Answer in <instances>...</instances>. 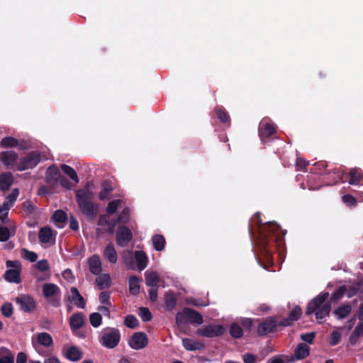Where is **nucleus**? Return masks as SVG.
Masks as SVG:
<instances>
[{"instance_id": "nucleus-1", "label": "nucleus", "mask_w": 363, "mask_h": 363, "mask_svg": "<svg viewBox=\"0 0 363 363\" xmlns=\"http://www.w3.org/2000/svg\"><path fill=\"white\" fill-rule=\"evenodd\" d=\"M94 185L89 183L84 189L76 192L77 203L82 212L89 218H94L97 213V207L91 202L94 196Z\"/></svg>"}, {"instance_id": "nucleus-2", "label": "nucleus", "mask_w": 363, "mask_h": 363, "mask_svg": "<svg viewBox=\"0 0 363 363\" xmlns=\"http://www.w3.org/2000/svg\"><path fill=\"white\" fill-rule=\"evenodd\" d=\"M328 296V293H323L313 298L308 303L306 313L310 315L315 313L318 320H321L327 316L330 311V304L326 301Z\"/></svg>"}, {"instance_id": "nucleus-3", "label": "nucleus", "mask_w": 363, "mask_h": 363, "mask_svg": "<svg viewBox=\"0 0 363 363\" xmlns=\"http://www.w3.org/2000/svg\"><path fill=\"white\" fill-rule=\"evenodd\" d=\"M31 274L37 281H43L50 279V264L47 259H40L32 266Z\"/></svg>"}, {"instance_id": "nucleus-4", "label": "nucleus", "mask_w": 363, "mask_h": 363, "mask_svg": "<svg viewBox=\"0 0 363 363\" xmlns=\"http://www.w3.org/2000/svg\"><path fill=\"white\" fill-rule=\"evenodd\" d=\"M186 320L191 323L201 324L203 317L199 313L193 309L185 308L182 313H177L176 321L177 324L181 327Z\"/></svg>"}, {"instance_id": "nucleus-5", "label": "nucleus", "mask_w": 363, "mask_h": 363, "mask_svg": "<svg viewBox=\"0 0 363 363\" xmlns=\"http://www.w3.org/2000/svg\"><path fill=\"white\" fill-rule=\"evenodd\" d=\"M8 270L4 274L5 279L11 283L18 284L21 282L20 273L21 271V264L18 260H8L6 262Z\"/></svg>"}, {"instance_id": "nucleus-6", "label": "nucleus", "mask_w": 363, "mask_h": 363, "mask_svg": "<svg viewBox=\"0 0 363 363\" xmlns=\"http://www.w3.org/2000/svg\"><path fill=\"white\" fill-rule=\"evenodd\" d=\"M120 338L121 334L118 330L106 328L102 332L101 343L108 348H113L118 344Z\"/></svg>"}, {"instance_id": "nucleus-7", "label": "nucleus", "mask_w": 363, "mask_h": 363, "mask_svg": "<svg viewBox=\"0 0 363 363\" xmlns=\"http://www.w3.org/2000/svg\"><path fill=\"white\" fill-rule=\"evenodd\" d=\"M43 294L52 305L55 306L60 305L61 291L56 284L52 283L45 284L43 286Z\"/></svg>"}, {"instance_id": "nucleus-8", "label": "nucleus", "mask_w": 363, "mask_h": 363, "mask_svg": "<svg viewBox=\"0 0 363 363\" xmlns=\"http://www.w3.org/2000/svg\"><path fill=\"white\" fill-rule=\"evenodd\" d=\"M225 331V328L218 324H211L199 328L196 333L199 335L206 337H215L223 335Z\"/></svg>"}, {"instance_id": "nucleus-9", "label": "nucleus", "mask_w": 363, "mask_h": 363, "mask_svg": "<svg viewBox=\"0 0 363 363\" xmlns=\"http://www.w3.org/2000/svg\"><path fill=\"white\" fill-rule=\"evenodd\" d=\"M40 161V154L32 152L21 159L17 164V169L23 171L35 167Z\"/></svg>"}, {"instance_id": "nucleus-10", "label": "nucleus", "mask_w": 363, "mask_h": 363, "mask_svg": "<svg viewBox=\"0 0 363 363\" xmlns=\"http://www.w3.org/2000/svg\"><path fill=\"white\" fill-rule=\"evenodd\" d=\"M110 216L108 214L100 216L98 221L99 228L96 229V234L98 235L104 232H108L110 234L113 233L117 222L116 220H111Z\"/></svg>"}, {"instance_id": "nucleus-11", "label": "nucleus", "mask_w": 363, "mask_h": 363, "mask_svg": "<svg viewBox=\"0 0 363 363\" xmlns=\"http://www.w3.org/2000/svg\"><path fill=\"white\" fill-rule=\"evenodd\" d=\"M148 343L147 335L143 333H135L129 341V345L134 350L144 348Z\"/></svg>"}, {"instance_id": "nucleus-12", "label": "nucleus", "mask_w": 363, "mask_h": 363, "mask_svg": "<svg viewBox=\"0 0 363 363\" xmlns=\"http://www.w3.org/2000/svg\"><path fill=\"white\" fill-rule=\"evenodd\" d=\"M16 302L24 312H31L36 306L34 299L30 296H21L16 298Z\"/></svg>"}, {"instance_id": "nucleus-13", "label": "nucleus", "mask_w": 363, "mask_h": 363, "mask_svg": "<svg viewBox=\"0 0 363 363\" xmlns=\"http://www.w3.org/2000/svg\"><path fill=\"white\" fill-rule=\"evenodd\" d=\"M62 354L72 362H77L82 357V351L75 346L65 345L62 349Z\"/></svg>"}, {"instance_id": "nucleus-14", "label": "nucleus", "mask_w": 363, "mask_h": 363, "mask_svg": "<svg viewBox=\"0 0 363 363\" xmlns=\"http://www.w3.org/2000/svg\"><path fill=\"white\" fill-rule=\"evenodd\" d=\"M132 239V233L128 228L125 226L120 227L116 233V240L118 245L124 247Z\"/></svg>"}, {"instance_id": "nucleus-15", "label": "nucleus", "mask_w": 363, "mask_h": 363, "mask_svg": "<svg viewBox=\"0 0 363 363\" xmlns=\"http://www.w3.org/2000/svg\"><path fill=\"white\" fill-rule=\"evenodd\" d=\"M0 160L7 168L17 165L18 155L13 151H4L0 154Z\"/></svg>"}, {"instance_id": "nucleus-16", "label": "nucleus", "mask_w": 363, "mask_h": 363, "mask_svg": "<svg viewBox=\"0 0 363 363\" xmlns=\"http://www.w3.org/2000/svg\"><path fill=\"white\" fill-rule=\"evenodd\" d=\"M36 341L38 344L45 347H49L52 345L53 340L51 335L45 332L38 333L33 337V344Z\"/></svg>"}, {"instance_id": "nucleus-17", "label": "nucleus", "mask_w": 363, "mask_h": 363, "mask_svg": "<svg viewBox=\"0 0 363 363\" xmlns=\"http://www.w3.org/2000/svg\"><path fill=\"white\" fill-rule=\"evenodd\" d=\"M276 325V320L272 318H269L259 325L257 332L261 335H266L267 333L273 331Z\"/></svg>"}, {"instance_id": "nucleus-18", "label": "nucleus", "mask_w": 363, "mask_h": 363, "mask_svg": "<svg viewBox=\"0 0 363 363\" xmlns=\"http://www.w3.org/2000/svg\"><path fill=\"white\" fill-rule=\"evenodd\" d=\"M40 242L44 244H51L54 242L55 236L52 230L48 227L42 228L38 235Z\"/></svg>"}, {"instance_id": "nucleus-19", "label": "nucleus", "mask_w": 363, "mask_h": 363, "mask_svg": "<svg viewBox=\"0 0 363 363\" xmlns=\"http://www.w3.org/2000/svg\"><path fill=\"white\" fill-rule=\"evenodd\" d=\"M69 300L80 308H83L85 306V301L84 298L80 295L77 289L75 287L71 288Z\"/></svg>"}, {"instance_id": "nucleus-20", "label": "nucleus", "mask_w": 363, "mask_h": 363, "mask_svg": "<svg viewBox=\"0 0 363 363\" xmlns=\"http://www.w3.org/2000/svg\"><path fill=\"white\" fill-rule=\"evenodd\" d=\"M275 131V128L272 124L266 121H262L259 125V135L262 139L264 137L272 135Z\"/></svg>"}, {"instance_id": "nucleus-21", "label": "nucleus", "mask_w": 363, "mask_h": 363, "mask_svg": "<svg viewBox=\"0 0 363 363\" xmlns=\"http://www.w3.org/2000/svg\"><path fill=\"white\" fill-rule=\"evenodd\" d=\"M90 272L94 274H99L101 272V262L98 255H93L89 259Z\"/></svg>"}, {"instance_id": "nucleus-22", "label": "nucleus", "mask_w": 363, "mask_h": 363, "mask_svg": "<svg viewBox=\"0 0 363 363\" xmlns=\"http://www.w3.org/2000/svg\"><path fill=\"white\" fill-rule=\"evenodd\" d=\"M84 323V316L81 313H74L69 319V324L72 330L82 328Z\"/></svg>"}, {"instance_id": "nucleus-23", "label": "nucleus", "mask_w": 363, "mask_h": 363, "mask_svg": "<svg viewBox=\"0 0 363 363\" xmlns=\"http://www.w3.org/2000/svg\"><path fill=\"white\" fill-rule=\"evenodd\" d=\"M104 256L111 264L117 262V253L113 244L110 243L106 246L104 250Z\"/></svg>"}, {"instance_id": "nucleus-24", "label": "nucleus", "mask_w": 363, "mask_h": 363, "mask_svg": "<svg viewBox=\"0 0 363 363\" xmlns=\"http://www.w3.org/2000/svg\"><path fill=\"white\" fill-rule=\"evenodd\" d=\"M13 178L11 173L6 172L0 175V189L5 191L13 184Z\"/></svg>"}, {"instance_id": "nucleus-25", "label": "nucleus", "mask_w": 363, "mask_h": 363, "mask_svg": "<svg viewBox=\"0 0 363 363\" xmlns=\"http://www.w3.org/2000/svg\"><path fill=\"white\" fill-rule=\"evenodd\" d=\"M135 258L138 269L140 271L143 270L147 267L148 262L146 254L142 251H136L135 252Z\"/></svg>"}, {"instance_id": "nucleus-26", "label": "nucleus", "mask_w": 363, "mask_h": 363, "mask_svg": "<svg viewBox=\"0 0 363 363\" xmlns=\"http://www.w3.org/2000/svg\"><path fill=\"white\" fill-rule=\"evenodd\" d=\"M182 345L186 350L189 351H194L201 350L203 347L202 343L194 341L190 338H184L182 340Z\"/></svg>"}, {"instance_id": "nucleus-27", "label": "nucleus", "mask_w": 363, "mask_h": 363, "mask_svg": "<svg viewBox=\"0 0 363 363\" xmlns=\"http://www.w3.org/2000/svg\"><path fill=\"white\" fill-rule=\"evenodd\" d=\"M160 277L156 272H145V283L147 286L154 287L157 286V284L160 282Z\"/></svg>"}, {"instance_id": "nucleus-28", "label": "nucleus", "mask_w": 363, "mask_h": 363, "mask_svg": "<svg viewBox=\"0 0 363 363\" xmlns=\"http://www.w3.org/2000/svg\"><path fill=\"white\" fill-rule=\"evenodd\" d=\"M0 363H14V354L6 348H1Z\"/></svg>"}, {"instance_id": "nucleus-29", "label": "nucleus", "mask_w": 363, "mask_h": 363, "mask_svg": "<svg viewBox=\"0 0 363 363\" xmlns=\"http://www.w3.org/2000/svg\"><path fill=\"white\" fill-rule=\"evenodd\" d=\"M129 291L133 295H137L140 291L139 279L136 276H130L128 279Z\"/></svg>"}, {"instance_id": "nucleus-30", "label": "nucleus", "mask_w": 363, "mask_h": 363, "mask_svg": "<svg viewBox=\"0 0 363 363\" xmlns=\"http://www.w3.org/2000/svg\"><path fill=\"white\" fill-rule=\"evenodd\" d=\"M60 174L59 169L53 165L50 167L46 172V178L49 182H56L60 178Z\"/></svg>"}, {"instance_id": "nucleus-31", "label": "nucleus", "mask_w": 363, "mask_h": 363, "mask_svg": "<svg viewBox=\"0 0 363 363\" xmlns=\"http://www.w3.org/2000/svg\"><path fill=\"white\" fill-rule=\"evenodd\" d=\"M66 219V213L62 211H56L53 214V220L58 228H62L64 226Z\"/></svg>"}, {"instance_id": "nucleus-32", "label": "nucleus", "mask_w": 363, "mask_h": 363, "mask_svg": "<svg viewBox=\"0 0 363 363\" xmlns=\"http://www.w3.org/2000/svg\"><path fill=\"white\" fill-rule=\"evenodd\" d=\"M308 354L309 347L305 344H299L295 350V356L298 359L306 357Z\"/></svg>"}, {"instance_id": "nucleus-33", "label": "nucleus", "mask_w": 363, "mask_h": 363, "mask_svg": "<svg viewBox=\"0 0 363 363\" xmlns=\"http://www.w3.org/2000/svg\"><path fill=\"white\" fill-rule=\"evenodd\" d=\"M152 244L157 251H162L164 248L165 239L160 235H155L152 237Z\"/></svg>"}, {"instance_id": "nucleus-34", "label": "nucleus", "mask_w": 363, "mask_h": 363, "mask_svg": "<svg viewBox=\"0 0 363 363\" xmlns=\"http://www.w3.org/2000/svg\"><path fill=\"white\" fill-rule=\"evenodd\" d=\"M301 314V309L299 306H296L289 313V320L282 323L284 326L290 325V321H294L299 318Z\"/></svg>"}, {"instance_id": "nucleus-35", "label": "nucleus", "mask_w": 363, "mask_h": 363, "mask_svg": "<svg viewBox=\"0 0 363 363\" xmlns=\"http://www.w3.org/2000/svg\"><path fill=\"white\" fill-rule=\"evenodd\" d=\"M96 281L101 289L107 288L111 284V277L108 274H104L99 276Z\"/></svg>"}, {"instance_id": "nucleus-36", "label": "nucleus", "mask_w": 363, "mask_h": 363, "mask_svg": "<svg viewBox=\"0 0 363 363\" xmlns=\"http://www.w3.org/2000/svg\"><path fill=\"white\" fill-rule=\"evenodd\" d=\"M351 312V307L350 305H345L337 308L334 313L339 319L345 318Z\"/></svg>"}, {"instance_id": "nucleus-37", "label": "nucleus", "mask_w": 363, "mask_h": 363, "mask_svg": "<svg viewBox=\"0 0 363 363\" xmlns=\"http://www.w3.org/2000/svg\"><path fill=\"white\" fill-rule=\"evenodd\" d=\"M61 168L64 173L66 174L72 180H73L75 183L79 182V178L77 177V172L73 168L66 164H62Z\"/></svg>"}, {"instance_id": "nucleus-38", "label": "nucleus", "mask_w": 363, "mask_h": 363, "mask_svg": "<svg viewBox=\"0 0 363 363\" xmlns=\"http://www.w3.org/2000/svg\"><path fill=\"white\" fill-rule=\"evenodd\" d=\"M20 255L22 258L31 262H35L38 259V255L35 252L29 251L26 248L21 250Z\"/></svg>"}, {"instance_id": "nucleus-39", "label": "nucleus", "mask_w": 363, "mask_h": 363, "mask_svg": "<svg viewBox=\"0 0 363 363\" xmlns=\"http://www.w3.org/2000/svg\"><path fill=\"white\" fill-rule=\"evenodd\" d=\"M123 201L120 199H116L111 201L108 204L107 207V214L112 215L113 214L118 208L122 206Z\"/></svg>"}, {"instance_id": "nucleus-40", "label": "nucleus", "mask_w": 363, "mask_h": 363, "mask_svg": "<svg viewBox=\"0 0 363 363\" xmlns=\"http://www.w3.org/2000/svg\"><path fill=\"white\" fill-rule=\"evenodd\" d=\"M350 176L349 183L352 185H357L362 179V174L357 169H352L350 172Z\"/></svg>"}, {"instance_id": "nucleus-41", "label": "nucleus", "mask_w": 363, "mask_h": 363, "mask_svg": "<svg viewBox=\"0 0 363 363\" xmlns=\"http://www.w3.org/2000/svg\"><path fill=\"white\" fill-rule=\"evenodd\" d=\"M18 145L17 139L13 137H6L1 140V145L3 147H16Z\"/></svg>"}, {"instance_id": "nucleus-42", "label": "nucleus", "mask_w": 363, "mask_h": 363, "mask_svg": "<svg viewBox=\"0 0 363 363\" xmlns=\"http://www.w3.org/2000/svg\"><path fill=\"white\" fill-rule=\"evenodd\" d=\"M89 321L93 327L98 328L101 324L102 317L99 313H92L89 315Z\"/></svg>"}, {"instance_id": "nucleus-43", "label": "nucleus", "mask_w": 363, "mask_h": 363, "mask_svg": "<svg viewBox=\"0 0 363 363\" xmlns=\"http://www.w3.org/2000/svg\"><path fill=\"white\" fill-rule=\"evenodd\" d=\"M230 334L235 338H238L242 336V329L237 324L233 323L230 328Z\"/></svg>"}, {"instance_id": "nucleus-44", "label": "nucleus", "mask_w": 363, "mask_h": 363, "mask_svg": "<svg viewBox=\"0 0 363 363\" xmlns=\"http://www.w3.org/2000/svg\"><path fill=\"white\" fill-rule=\"evenodd\" d=\"M124 324L130 328H135L138 325V319L132 315H128L125 317Z\"/></svg>"}, {"instance_id": "nucleus-45", "label": "nucleus", "mask_w": 363, "mask_h": 363, "mask_svg": "<svg viewBox=\"0 0 363 363\" xmlns=\"http://www.w3.org/2000/svg\"><path fill=\"white\" fill-rule=\"evenodd\" d=\"M139 315L143 319V321L147 322L151 320L152 315L150 311L147 308L141 307L139 309Z\"/></svg>"}, {"instance_id": "nucleus-46", "label": "nucleus", "mask_w": 363, "mask_h": 363, "mask_svg": "<svg viewBox=\"0 0 363 363\" xmlns=\"http://www.w3.org/2000/svg\"><path fill=\"white\" fill-rule=\"evenodd\" d=\"M11 235V231L6 227H0V241H7Z\"/></svg>"}, {"instance_id": "nucleus-47", "label": "nucleus", "mask_w": 363, "mask_h": 363, "mask_svg": "<svg viewBox=\"0 0 363 363\" xmlns=\"http://www.w3.org/2000/svg\"><path fill=\"white\" fill-rule=\"evenodd\" d=\"M2 314L6 317H10L13 313V307L11 303H6L1 308Z\"/></svg>"}, {"instance_id": "nucleus-48", "label": "nucleus", "mask_w": 363, "mask_h": 363, "mask_svg": "<svg viewBox=\"0 0 363 363\" xmlns=\"http://www.w3.org/2000/svg\"><path fill=\"white\" fill-rule=\"evenodd\" d=\"M112 191V188L111 186L108 184H104L103 186V188L101 191L99 193V199L101 200H105L107 199L108 195L110 194V192Z\"/></svg>"}, {"instance_id": "nucleus-49", "label": "nucleus", "mask_w": 363, "mask_h": 363, "mask_svg": "<svg viewBox=\"0 0 363 363\" xmlns=\"http://www.w3.org/2000/svg\"><path fill=\"white\" fill-rule=\"evenodd\" d=\"M341 338L340 333L337 331H333L330 337V343L331 345H336L340 342Z\"/></svg>"}, {"instance_id": "nucleus-50", "label": "nucleus", "mask_w": 363, "mask_h": 363, "mask_svg": "<svg viewBox=\"0 0 363 363\" xmlns=\"http://www.w3.org/2000/svg\"><path fill=\"white\" fill-rule=\"evenodd\" d=\"M129 210L127 208L123 209L121 213L119 215L116 220L117 223L119 222L126 223L128 220Z\"/></svg>"}, {"instance_id": "nucleus-51", "label": "nucleus", "mask_w": 363, "mask_h": 363, "mask_svg": "<svg viewBox=\"0 0 363 363\" xmlns=\"http://www.w3.org/2000/svg\"><path fill=\"white\" fill-rule=\"evenodd\" d=\"M19 191L18 189H13L11 194L6 196L10 203H14L18 196Z\"/></svg>"}, {"instance_id": "nucleus-52", "label": "nucleus", "mask_w": 363, "mask_h": 363, "mask_svg": "<svg viewBox=\"0 0 363 363\" xmlns=\"http://www.w3.org/2000/svg\"><path fill=\"white\" fill-rule=\"evenodd\" d=\"M346 291V286H342L334 292L332 296V299L338 300L340 298Z\"/></svg>"}, {"instance_id": "nucleus-53", "label": "nucleus", "mask_w": 363, "mask_h": 363, "mask_svg": "<svg viewBox=\"0 0 363 363\" xmlns=\"http://www.w3.org/2000/svg\"><path fill=\"white\" fill-rule=\"evenodd\" d=\"M315 333H309L301 335V338L302 340L308 343H311L315 337Z\"/></svg>"}, {"instance_id": "nucleus-54", "label": "nucleus", "mask_w": 363, "mask_h": 363, "mask_svg": "<svg viewBox=\"0 0 363 363\" xmlns=\"http://www.w3.org/2000/svg\"><path fill=\"white\" fill-rule=\"evenodd\" d=\"M9 209L7 207H4L3 206H0V220L2 221H6Z\"/></svg>"}, {"instance_id": "nucleus-55", "label": "nucleus", "mask_w": 363, "mask_h": 363, "mask_svg": "<svg viewBox=\"0 0 363 363\" xmlns=\"http://www.w3.org/2000/svg\"><path fill=\"white\" fill-rule=\"evenodd\" d=\"M242 359L245 363H256V357L252 354H245Z\"/></svg>"}, {"instance_id": "nucleus-56", "label": "nucleus", "mask_w": 363, "mask_h": 363, "mask_svg": "<svg viewBox=\"0 0 363 363\" xmlns=\"http://www.w3.org/2000/svg\"><path fill=\"white\" fill-rule=\"evenodd\" d=\"M342 201L344 203H347L348 206H354V205H355V203H356L355 199L350 195L343 196Z\"/></svg>"}, {"instance_id": "nucleus-57", "label": "nucleus", "mask_w": 363, "mask_h": 363, "mask_svg": "<svg viewBox=\"0 0 363 363\" xmlns=\"http://www.w3.org/2000/svg\"><path fill=\"white\" fill-rule=\"evenodd\" d=\"M149 296L152 302H155L157 299V287L154 286L151 287V289L149 291Z\"/></svg>"}, {"instance_id": "nucleus-58", "label": "nucleus", "mask_w": 363, "mask_h": 363, "mask_svg": "<svg viewBox=\"0 0 363 363\" xmlns=\"http://www.w3.org/2000/svg\"><path fill=\"white\" fill-rule=\"evenodd\" d=\"M216 114L218 118L223 122L226 123L228 121V116L222 110L218 109L216 111Z\"/></svg>"}, {"instance_id": "nucleus-59", "label": "nucleus", "mask_w": 363, "mask_h": 363, "mask_svg": "<svg viewBox=\"0 0 363 363\" xmlns=\"http://www.w3.org/2000/svg\"><path fill=\"white\" fill-rule=\"evenodd\" d=\"M269 233H278V230L279 229V225L274 223H269V224L267 226Z\"/></svg>"}, {"instance_id": "nucleus-60", "label": "nucleus", "mask_w": 363, "mask_h": 363, "mask_svg": "<svg viewBox=\"0 0 363 363\" xmlns=\"http://www.w3.org/2000/svg\"><path fill=\"white\" fill-rule=\"evenodd\" d=\"M110 295L106 292H101L99 299L102 303L108 304L109 303Z\"/></svg>"}, {"instance_id": "nucleus-61", "label": "nucleus", "mask_w": 363, "mask_h": 363, "mask_svg": "<svg viewBox=\"0 0 363 363\" xmlns=\"http://www.w3.org/2000/svg\"><path fill=\"white\" fill-rule=\"evenodd\" d=\"M27 357L25 353L19 352L17 355L16 363H26Z\"/></svg>"}, {"instance_id": "nucleus-62", "label": "nucleus", "mask_w": 363, "mask_h": 363, "mask_svg": "<svg viewBox=\"0 0 363 363\" xmlns=\"http://www.w3.org/2000/svg\"><path fill=\"white\" fill-rule=\"evenodd\" d=\"M353 332L358 336H362L363 335V323H359Z\"/></svg>"}, {"instance_id": "nucleus-63", "label": "nucleus", "mask_w": 363, "mask_h": 363, "mask_svg": "<svg viewBox=\"0 0 363 363\" xmlns=\"http://www.w3.org/2000/svg\"><path fill=\"white\" fill-rule=\"evenodd\" d=\"M23 208L29 213L33 212L34 206L30 201H26L23 203Z\"/></svg>"}, {"instance_id": "nucleus-64", "label": "nucleus", "mask_w": 363, "mask_h": 363, "mask_svg": "<svg viewBox=\"0 0 363 363\" xmlns=\"http://www.w3.org/2000/svg\"><path fill=\"white\" fill-rule=\"evenodd\" d=\"M69 227L74 230H77L79 228L78 221L75 218H72L69 222Z\"/></svg>"}]
</instances>
